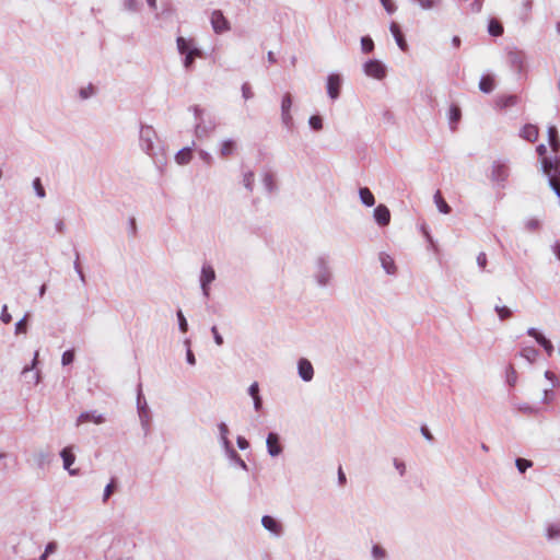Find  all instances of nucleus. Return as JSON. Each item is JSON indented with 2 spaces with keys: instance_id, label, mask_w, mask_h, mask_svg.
Wrapping results in <instances>:
<instances>
[{
  "instance_id": "nucleus-1",
  "label": "nucleus",
  "mask_w": 560,
  "mask_h": 560,
  "mask_svg": "<svg viewBox=\"0 0 560 560\" xmlns=\"http://www.w3.org/2000/svg\"><path fill=\"white\" fill-rule=\"evenodd\" d=\"M313 278L319 288H326L330 284L332 271L327 257L319 256L316 258Z\"/></svg>"
},
{
  "instance_id": "nucleus-2",
  "label": "nucleus",
  "mask_w": 560,
  "mask_h": 560,
  "mask_svg": "<svg viewBox=\"0 0 560 560\" xmlns=\"http://www.w3.org/2000/svg\"><path fill=\"white\" fill-rule=\"evenodd\" d=\"M506 61L510 68L520 77L524 75L527 71V55L524 50L517 47H509L506 49Z\"/></svg>"
},
{
  "instance_id": "nucleus-3",
  "label": "nucleus",
  "mask_w": 560,
  "mask_h": 560,
  "mask_svg": "<svg viewBox=\"0 0 560 560\" xmlns=\"http://www.w3.org/2000/svg\"><path fill=\"white\" fill-rule=\"evenodd\" d=\"M158 138L155 130L148 125H141L140 131H139V143L141 150L150 155L154 156L155 150H154V141Z\"/></svg>"
},
{
  "instance_id": "nucleus-4",
  "label": "nucleus",
  "mask_w": 560,
  "mask_h": 560,
  "mask_svg": "<svg viewBox=\"0 0 560 560\" xmlns=\"http://www.w3.org/2000/svg\"><path fill=\"white\" fill-rule=\"evenodd\" d=\"M510 170L506 161H494L491 165L490 179L497 186L504 188L509 178Z\"/></svg>"
},
{
  "instance_id": "nucleus-5",
  "label": "nucleus",
  "mask_w": 560,
  "mask_h": 560,
  "mask_svg": "<svg viewBox=\"0 0 560 560\" xmlns=\"http://www.w3.org/2000/svg\"><path fill=\"white\" fill-rule=\"evenodd\" d=\"M215 278L217 275L213 266L209 262H203L199 275V284L205 299H209L210 285Z\"/></svg>"
},
{
  "instance_id": "nucleus-6",
  "label": "nucleus",
  "mask_w": 560,
  "mask_h": 560,
  "mask_svg": "<svg viewBox=\"0 0 560 560\" xmlns=\"http://www.w3.org/2000/svg\"><path fill=\"white\" fill-rule=\"evenodd\" d=\"M141 399H142L141 390H139L138 398H137V410H138L140 424L143 430V434H144V436H148L150 434V430H151L152 417H151V412H150L147 401L145 400L142 401Z\"/></svg>"
},
{
  "instance_id": "nucleus-7",
  "label": "nucleus",
  "mask_w": 560,
  "mask_h": 560,
  "mask_svg": "<svg viewBox=\"0 0 560 560\" xmlns=\"http://www.w3.org/2000/svg\"><path fill=\"white\" fill-rule=\"evenodd\" d=\"M363 71L368 77L382 80L386 77V66L378 59H370L363 63Z\"/></svg>"
},
{
  "instance_id": "nucleus-8",
  "label": "nucleus",
  "mask_w": 560,
  "mask_h": 560,
  "mask_svg": "<svg viewBox=\"0 0 560 560\" xmlns=\"http://www.w3.org/2000/svg\"><path fill=\"white\" fill-rule=\"evenodd\" d=\"M210 22L214 33L217 34H222L231 28L230 22L223 15L221 10H214L211 13Z\"/></svg>"
},
{
  "instance_id": "nucleus-9",
  "label": "nucleus",
  "mask_w": 560,
  "mask_h": 560,
  "mask_svg": "<svg viewBox=\"0 0 560 560\" xmlns=\"http://www.w3.org/2000/svg\"><path fill=\"white\" fill-rule=\"evenodd\" d=\"M341 84H342V78L340 74L330 73L327 77V83H326L327 94L332 101H335L339 97Z\"/></svg>"
},
{
  "instance_id": "nucleus-10",
  "label": "nucleus",
  "mask_w": 560,
  "mask_h": 560,
  "mask_svg": "<svg viewBox=\"0 0 560 560\" xmlns=\"http://www.w3.org/2000/svg\"><path fill=\"white\" fill-rule=\"evenodd\" d=\"M60 457L62 459V466L63 468L69 472L71 476H79L80 471L79 469H72L71 466L75 462V455L73 453V446H66L60 451Z\"/></svg>"
},
{
  "instance_id": "nucleus-11",
  "label": "nucleus",
  "mask_w": 560,
  "mask_h": 560,
  "mask_svg": "<svg viewBox=\"0 0 560 560\" xmlns=\"http://www.w3.org/2000/svg\"><path fill=\"white\" fill-rule=\"evenodd\" d=\"M527 335L529 337H533L536 342L544 348L548 357H551L553 354L555 348L552 342L546 338L540 331H538L536 328L530 327L527 329Z\"/></svg>"
},
{
  "instance_id": "nucleus-12",
  "label": "nucleus",
  "mask_w": 560,
  "mask_h": 560,
  "mask_svg": "<svg viewBox=\"0 0 560 560\" xmlns=\"http://www.w3.org/2000/svg\"><path fill=\"white\" fill-rule=\"evenodd\" d=\"M261 525L266 530H268L275 537H280L283 534L282 524L273 516L264 515L261 517Z\"/></svg>"
},
{
  "instance_id": "nucleus-13",
  "label": "nucleus",
  "mask_w": 560,
  "mask_h": 560,
  "mask_svg": "<svg viewBox=\"0 0 560 560\" xmlns=\"http://www.w3.org/2000/svg\"><path fill=\"white\" fill-rule=\"evenodd\" d=\"M266 446H267V452L271 457L279 456L283 451V447L280 443V435L275 432H270L267 435Z\"/></svg>"
},
{
  "instance_id": "nucleus-14",
  "label": "nucleus",
  "mask_w": 560,
  "mask_h": 560,
  "mask_svg": "<svg viewBox=\"0 0 560 560\" xmlns=\"http://www.w3.org/2000/svg\"><path fill=\"white\" fill-rule=\"evenodd\" d=\"M298 373L304 382H311L314 377V368L310 360L301 358L298 361Z\"/></svg>"
},
{
  "instance_id": "nucleus-15",
  "label": "nucleus",
  "mask_w": 560,
  "mask_h": 560,
  "mask_svg": "<svg viewBox=\"0 0 560 560\" xmlns=\"http://www.w3.org/2000/svg\"><path fill=\"white\" fill-rule=\"evenodd\" d=\"M373 218L380 226H386L390 222V211L385 205L380 203L373 211Z\"/></svg>"
},
{
  "instance_id": "nucleus-16",
  "label": "nucleus",
  "mask_w": 560,
  "mask_h": 560,
  "mask_svg": "<svg viewBox=\"0 0 560 560\" xmlns=\"http://www.w3.org/2000/svg\"><path fill=\"white\" fill-rule=\"evenodd\" d=\"M176 45L178 52L184 57L185 55L197 52L200 50L196 47L194 39L185 38L183 36H178L176 38Z\"/></svg>"
},
{
  "instance_id": "nucleus-17",
  "label": "nucleus",
  "mask_w": 560,
  "mask_h": 560,
  "mask_svg": "<svg viewBox=\"0 0 560 560\" xmlns=\"http://www.w3.org/2000/svg\"><path fill=\"white\" fill-rule=\"evenodd\" d=\"M94 422L96 424H102L106 421L105 417L102 413H97L96 411H84L80 413L77 419V425H80L84 422Z\"/></svg>"
},
{
  "instance_id": "nucleus-18",
  "label": "nucleus",
  "mask_w": 560,
  "mask_h": 560,
  "mask_svg": "<svg viewBox=\"0 0 560 560\" xmlns=\"http://www.w3.org/2000/svg\"><path fill=\"white\" fill-rule=\"evenodd\" d=\"M389 31L395 38V42L397 46L402 50L406 51L408 49V44L406 42V38L400 30V26L396 22H392L389 26Z\"/></svg>"
},
{
  "instance_id": "nucleus-19",
  "label": "nucleus",
  "mask_w": 560,
  "mask_h": 560,
  "mask_svg": "<svg viewBox=\"0 0 560 560\" xmlns=\"http://www.w3.org/2000/svg\"><path fill=\"white\" fill-rule=\"evenodd\" d=\"M412 4L417 5L423 11H434L441 9L443 0H410Z\"/></svg>"
},
{
  "instance_id": "nucleus-20",
  "label": "nucleus",
  "mask_w": 560,
  "mask_h": 560,
  "mask_svg": "<svg viewBox=\"0 0 560 560\" xmlns=\"http://www.w3.org/2000/svg\"><path fill=\"white\" fill-rule=\"evenodd\" d=\"M214 129V124L209 120L206 122L205 120H200L195 125V136L198 139H202L207 137Z\"/></svg>"
},
{
  "instance_id": "nucleus-21",
  "label": "nucleus",
  "mask_w": 560,
  "mask_h": 560,
  "mask_svg": "<svg viewBox=\"0 0 560 560\" xmlns=\"http://www.w3.org/2000/svg\"><path fill=\"white\" fill-rule=\"evenodd\" d=\"M548 143L553 153H558L560 150V138L556 126H549L548 130Z\"/></svg>"
},
{
  "instance_id": "nucleus-22",
  "label": "nucleus",
  "mask_w": 560,
  "mask_h": 560,
  "mask_svg": "<svg viewBox=\"0 0 560 560\" xmlns=\"http://www.w3.org/2000/svg\"><path fill=\"white\" fill-rule=\"evenodd\" d=\"M33 460L38 468L43 469L50 464L51 455L49 452L40 450L33 454Z\"/></svg>"
},
{
  "instance_id": "nucleus-23",
  "label": "nucleus",
  "mask_w": 560,
  "mask_h": 560,
  "mask_svg": "<svg viewBox=\"0 0 560 560\" xmlns=\"http://www.w3.org/2000/svg\"><path fill=\"white\" fill-rule=\"evenodd\" d=\"M224 453H225L226 457L230 459V462L234 463L235 465H237L241 469H243L245 471L248 470L247 464L242 459L240 454L233 448L232 445L229 448H225Z\"/></svg>"
},
{
  "instance_id": "nucleus-24",
  "label": "nucleus",
  "mask_w": 560,
  "mask_h": 560,
  "mask_svg": "<svg viewBox=\"0 0 560 560\" xmlns=\"http://www.w3.org/2000/svg\"><path fill=\"white\" fill-rule=\"evenodd\" d=\"M380 262L382 268L385 270L387 275H395L396 273V265L394 259L386 253L380 254Z\"/></svg>"
},
{
  "instance_id": "nucleus-25",
  "label": "nucleus",
  "mask_w": 560,
  "mask_h": 560,
  "mask_svg": "<svg viewBox=\"0 0 560 560\" xmlns=\"http://www.w3.org/2000/svg\"><path fill=\"white\" fill-rule=\"evenodd\" d=\"M538 128L535 125L527 124L521 130V137L529 142H535L538 138Z\"/></svg>"
},
{
  "instance_id": "nucleus-26",
  "label": "nucleus",
  "mask_w": 560,
  "mask_h": 560,
  "mask_svg": "<svg viewBox=\"0 0 560 560\" xmlns=\"http://www.w3.org/2000/svg\"><path fill=\"white\" fill-rule=\"evenodd\" d=\"M191 159H192L191 147H185V148L180 149L175 155V161L178 165H186L191 161Z\"/></svg>"
},
{
  "instance_id": "nucleus-27",
  "label": "nucleus",
  "mask_w": 560,
  "mask_h": 560,
  "mask_svg": "<svg viewBox=\"0 0 560 560\" xmlns=\"http://www.w3.org/2000/svg\"><path fill=\"white\" fill-rule=\"evenodd\" d=\"M218 430H219L220 443H221L223 450L229 448L232 445V443L228 438L229 433H230V429H229L228 424L225 422H220L218 424Z\"/></svg>"
},
{
  "instance_id": "nucleus-28",
  "label": "nucleus",
  "mask_w": 560,
  "mask_h": 560,
  "mask_svg": "<svg viewBox=\"0 0 560 560\" xmlns=\"http://www.w3.org/2000/svg\"><path fill=\"white\" fill-rule=\"evenodd\" d=\"M518 102V97L514 94H509V95H502L500 97H498L497 100V105L504 109V108H509V107H512V106H515Z\"/></svg>"
},
{
  "instance_id": "nucleus-29",
  "label": "nucleus",
  "mask_w": 560,
  "mask_h": 560,
  "mask_svg": "<svg viewBox=\"0 0 560 560\" xmlns=\"http://www.w3.org/2000/svg\"><path fill=\"white\" fill-rule=\"evenodd\" d=\"M359 197L361 202L366 207H372L375 203L374 195L368 187H361L359 189Z\"/></svg>"
},
{
  "instance_id": "nucleus-30",
  "label": "nucleus",
  "mask_w": 560,
  "mask_h": 560,
  "mask_svg": "<svg viewBox=\"0 0 560 560\" xmlns=\"http://www.w3.org/2000/svg\"><path fill=\"white\" fill-rule=\"evenodd\" d=\"M546 537L549 541L560 540V524L550 523L546 527Z\"/></svg>"
},
{
  "instance_id": "nucleus-31",
  "label": "nucleus",
  "mask_w": 560,
  "mask_h": 560,
  "mask_svg": "<svg viewBox=\"0 0 560 560\" xmlns=\"http://www.w3.org/2000/svg\"><path fill=\"white\" fill-rule=\"evenodd\" d=\"M479 90L483 93H491L494 90V79L491 75H482L479 81Z\"/></svg>"
},
{
  "instance_id": "nucleus-32",
  "label": "nucleus",
  "mask_w": 560,
  "mask_h": 560,
  "mask_svg": "<svg viewBox=\"0 0 560 560\" xmlns=\"http://www.w3.org/2000/svg\"><path fill=\"white\" fill-rule=\"evenodd\" d=\"M460 117H462L460 108L455 104L451 105L450 109H448V119H450V125H451L452 129H455V126L460 120Z\"/></svg>"
},
{
  "instance_id": "nucleus-33",
  "label": "nucleus",
  "mask_w": 560,
  "mask_h": 560,
  "mask_svg": "<svg viewBox=\"0 0 560 560\" xmlns=\"http://www.w3.org/2000/svg\"><path fill=\"white\" fill-rule=\"evenodd\" d=\"M434 203L436 205L439 211L443 214H448L451 212V207L448 206V203L444 200V198L442 197L440 190H438L435 194H434Z\"/></svg>"
},
{
  "instance_id": "nucleus-34",
  "label": "nucleus",
  "mask_w": 560,
  "mask_h": 560,
  "mask_svg": "<svg viewBox=\"0 0 560 560\" xmlns=\"http://www.w3.org/2000/svg\"><path fill=\"white\" fill-rule=\"evenodd\" d=\"M235 148H236L235 141L232 139H226L221 144L220 154L223 158L230 156L233 154Z\"/></svg>"
},
{
  "instance_id": "nucleus-35",
  "label": "nucleus",
  "mask_w": 560,
  "mask_h": 560,
  "mask_svg": "<svg viewBox=\"0 0 560 560\" xmlns=\"http://www.w3.org/2000/svg\"><path fill=\"white\" fill-rule=\"evenodd\" d=\"M244 187L247 189V191L253 192L254 190V184H255V174L253 171H247L243 174V180H242Z\"/></svg>"
},
{
  "instance_id": "nucleus-36",
  "label": "nucleus",
  "mask_w": 560,
  "mask_h": 560,
  "mask_svg": "<svg viewBox=\"0 0 560 560\" xmlns=\"http://www.w3.org/2000/svg\"><path fill=\"white\" fill-rule=\"evenodd\" d=\"M31 314L27 312L25 315L15 323V335L26 334L27 332V320L30 318Z\"/></svg>"
},
{
  "instance_id": "nucleus-37",
  "label": "nucleus",
  "mask_w": 560,
  "mask_h": 560,
  "mask_svg": "<svg viewBox=\"0 0 560 560\" xmlns=\"http://www.w3.org/2000/svg\"><path fill=\"white\" fill-rule=\"evenodd\" d=\"M488 32L491 36H501L503 34V26L497 20H490L488 24Z\"/></svg>"
},
{
  "instance_id": "nucleus-38",
  "label": "nucleus",
  "mask_w": 560,
  "mask_h": 560,
  "mask_svg": "<svg viewBox=\"0 0 560 560\" xmlns=\"http://www.w3.org/2000/svg\"><path fill=\"white\" fill-rule=\"evenodd\" d=\"M197 57H201V50H197V52L185 55L183 60L184 68L190 71L194 68V63Z\"/></svg>"
},
{
  "instance_id": "nucleus-39",
  "label": "nucleus",
  "mask_w": 560,
  "mask_h": 560,
  "mask_svg": "<svg viewBox=\"0 0 560 560\" xmlns=\"http://www.w3.org/2000/svg\"><path fill=\"white\" fill-rule=\"evenodd\" d=\"M262 184L268 192H272L276 189L275 177L271 172H266L264 174Z\"/></svg>"
},
{
  "instance_id": "nucleus-40",
  "label": "nucleus",
  "mask_w": 560,
  "mask_h": 560,
  "mask_svg": "<svg viewBox=\"0 0 560 560\" xmlns=\"http://www.w3.org/2000/svg\"><path fill=\"white\" fill-rule=\"evenodd\" d=\"M521 355L529 363H533L537 359L538 350L534 347H526L522 349Z\"/></svg>"
},
{
  "instance_id": "nucleus-41",
  "label": "nucleus",
  "mask_w": 560,
  "mask_h": 560,
  "mask_svg": "<svg viewBox=\"0 0 560 560\" xmlns=\"http://www.w3.org/2000/svg\"><path fill=\"white\" fill-rule=\"evenodd\" d=\"M371 553H372V558L374 560H386V558H387L386 550L383 547H381L380 545H374L372 547Z\"/></svg>"
},
{
  "instance_id": "nucleus-42",
  "label": "nucleus",
  "mask_w": 560,
  "mask_h": 560,
  "mask_svg": "<svg viewBox=\"0 0 560 560\" xmlns=\"http://www.w3.org/2000/svg\"><path fill=\"white\" fill-rule=\"evenodd\" d=\"M515 466L521 474H524L533 466V462L526 458L518 457L515 459Z\"/></svg>"
},
{
  "instance_id": "nucleus-43",
  "label": "nucleus",
  "mask_w": 560,
  "mask_h": 560,
  "mask_svg": "<svg viewBox=\"0 0 560 560\" xmlns=\"http://www.w3.org/2000/svg\"><path fill=\"white\" fill-rule=\"evenodd\" d=\"M361 49L364 54H370L374 49V42L370 36L361 37Z\"/></svg>"
},
{
  "instance_id": "nucleus-44",
  "label": "nucleus",
  "mask_w": 560,
  "mask_h": 560,
  "mask_svg": "<svg viewBox=\"0 0 560 560\" xmlns=\"http://www.w3.org/2000/svg\"><path fill=\"white\" fill-rule=\"evenodd\" d=\"M494 311L501 320L512 317V311L508 306L495 305Z\"/></svg>"
},
{
  "instance_id": "nucleus-45",
  "label": "nucleus",
  "mask_w": 560,
  "mask_h": 560,
  "mask_svg": "<svg viewBox=\"0 0 560 560\" xmlns=\"http://www.w3.org/2000/svg\"><path fill=\"white\" fill-rule=\"evenodd\" d=\"M33 188L35 190V194L38 198L43 199L46 197V190L44 186L42 185V180L39 177H36L33 179Z\"/></svg>"
},
{
  "instance_id": "nucleus-46",
  "label": "nucleus",
  "mask_w": 560,
  "mask_h": 560,
  "mask_svg": "<svg viewBox=\"0 0 560 560\" xmlns=\"http://www.w3.org/2000/svg\"><path fill=\"white\" fill-rule=\"evenodd\" d=\"M308 125L313 130L319 131L323 128V118L318 115H313L308 119Z\"/></svg>"
},
{
  "instance_id": "nucleus-47",
  "label": "nucleus",
  "mask_w": 560,
  "mask_h": 560,
  "mask_svg": "<svg viewBox=\"0 0 560 560\" xmlns=\"http://www.w3.org/2000/svg\"><path fill=\"white\" fill-rule=\"evenodd\" d=\"M293 97L290 93H285L281 101V113L291 112Z\"/></svg>"
},
{
  "instance_id": "nucleus-48",
  "label": "nucleus",
  "mask_w": 560,
  "mask_h": 560,
  "mask_svg": "<svg viewBox=\"0 0 560 560\" xmlns=\"http://www.w3.org/2000/svg\"><path fill=\"white\" fill-rule=\"evenodd\" d=\"M176 316H177V322H178L179 330L182 332H187V330H188V323H187V319H186L184 313L182 312V310H177Z\"/></svg>"
},
{
  "instance_id": "nucleus-49",
  "label": "nucleus",
  "mask_w": 560,
  "mask_h": 560,
  "mask_svg": "<svg viewBox=\"0 0 560 560\" xmlns=\"http://www.w3.org/2000/svg\"><path fill=\"white\" fill-rule=\"evenodd\" d=\"M94 94H95V89H94V86L92 84H89L88 86L81 88L79 90V96L82 100H88L91 96H93Z\"/></svg>"
},
{
  "instance_id": "nucleus-50",
  "label": "nucleus",
  "mask_w": 560,
  "mask_h": 560,
  "mask_svg": "<svg viewBox=\"0 0 560 560\" xmlns=\"http://www.w3.org/2000/svg\"><path fill=\"white\" fill-rule=\"evenodd\" d=\"M73 361H74V350L73 349L66 350L61 355V364L63 366H67V365L71 364Z\"/></svg>"
},
{
  "instance_id": "nucleus-51",
  "label": "nucleus",
  "mask_w": 560,
  "mask_h": 560,
  "mask_svg": "<svg viewBox=\"0 0 560 560\" xmlns=\"http://www.w3.org/2000/svg\"><path fill=\"white\" fill-rule=\"evenodd\" d=\"M115 489H116V483H115V480L112 479L110 482L107 483L104 489L103 502H106L109 499V497L114 493Z\"/></svg>"
},
{
  "instance_id": "nucleus-52",
  "label": "nucleus",
  "mask_w": 560,
  "mask_h": 560,
  "mask_svg": "<svg viewBox=\"0 0 560 560\" xmlns=\"http://www.w3.org/2000/svg\"><path fill=\"white\" fill-rule=\"evenodd\" d=\"M517 380L516 371L513 366H509L506 371V382L510 386H514Z\"/></svg>"
},
{
  "instance_id": "nucleus-53",
  "label": "nucleus",
  "mask_w": 560,
  "mask_h": 560,
  "mask_svg": "<svg viewBox=\"0 0 560 560\" xmlns=\"http://www.w3.org/2000/svg\"><path fill=\"white\" fill-rule=\"evenodd\" d=\"M281 120L285 128L292 129L293 117L291 115V112L281 113Z\"/></svg>"
},
{
  "instance_id": "nucleus-54",
  "label": "nucleus",
  "mask_w": 560,
  "mask_h": 560,
  "mask_svg": "<svg viewBox=\"0 0 560 560\" xmlns=\"http://www.w3.org/2000/svg\"><path fill=\"white\" fill-rule=\"evenodd\" d=\"M38 354H39L38 351H35L31 365H27L23 369V371H22L23 375L27 376V374L33 372V370L36 368V365L38 363Z\"/></svg>"
},
{
  "instance_id": "nucleus-55",
  "label": "nucleus",
  "mask_w": 560,
  "mask_h": 560,
  "mask_svg": "<svg viewBox=\"0 0 560 560\" xmlns=\"http://www.w3.org/2000/svg\"><path fill=\"white\" fill-rule=\"evenodd\" d=\"M125 9L132 12H138L140 10V4L137 0H128L125 2Z\"/></svg>"
},
{
  "instance_id": "nucleus-56",
  "label": "nucleus",
  "mask_w": 560,
  "mask_h": 560,
  "mask_svg": "<svg viewBox=\"0 0 560 560\" xmlns=\"http://www.w3.org/2000/svg\"><path fill=\"white\" fill-rule=\"evenodd\" d=\"M211 334L213 336V340L214 342L218 345V346H222L224 340H223V337L221 336V334L219 332L217 326H212L211 327Z\"/></svg>"
},
{
  "instance_id": "nucleus-57",
  "label": "nucleus",
  "mask_w": 560,
  "mask_h": 560,
  "mask_svg": "<svg viewBox=\"0 0 560 560\" xmlns=\"http://www.w3.org/2000/svg\"><path fill=\"white\" fill-rule=\"evenodd\" d=\"M526 229L530 232L537 231L540 228V222L537 219H529L526 224Z\"/></svg>"
},
{
  "instance_id": "nucleus-58",
  "label": "nucleus",
  "mask_w": 560,
  "mask_h": 560,
  "mask_svg": "<svg viewBox=\"0 0 560 560\" xmlns=\"http://www.w3.org/2000/svg\"><path fill=\"white\" fill-rule=\"evenodd\" d=\"M387 13L393 14L396 11V5L392 0H380Z\"/></svg>"
},
{
  "instance_id": "nucleus-59",
  "label": "nucleus",
  "mask_w": 560,
  "mask_h": 560,
  "mask_svg": "<svg viewBox=\"0 0 560 560\" xmlns=\"http://www.w3.org/2000/svg\"><path fill=\"white\" fill-rule=\"evenodd\" d=\"M0 319L4 324H9L12 320V316L8 312V306L5 304L2 306Z\"/></svg>"
},
{
  "instance_id": "nucleus-60",
  "label": "nucleus",
  "mask_w": 560,
  "mask_h": 560,
  "mask_svg": "<svg viewBox=\"0 0 560 560\" xmlns=\"http://www.w3.org/2000/svg\"><path fill=\"white\" fill-rule=\"evenodd\" d=\"M242 96L245 98V100H250L253 96H254V93L252 91V88L248 83H244L242 85Z\"/></svg>"
},
{
  "instance_id": "nucleus-61",
  "label": "nucleus",
  "mask_w": 560,
  "mask_h": 560,
  "mask_svg": "<svg viewBox=\"0 0 560 560\" xmlns=\"http://www.w3.org/2000/svg\"><path fill=\"white\" fill-rule=\"evenodd\" d=\"M394 467L396 468V470L399 472V475L402 477L406 472V465L402 460L398 459V458H394Z\"/></svg>"
},
{
  "instance_id": "nucleus-62",
  "label": "nucleus",
  "mask_w": 560,
  "mask_h": 560,
  "mask_svg": "<svg viewBox=\"0 0 560 560\" xmlns=\"http://www.w3.org/2000/svg\"><path fill=\"white\" fill-rule=\"evenodd\" d=\"M487 262H488L487 255H486L485 253H480V254L477 256V265H478V267H479L482 271L486 269Z\"/></svg>"
},
{
  "instance_id": "nucleus-63",
  "label": "nucleus",
  "mask_w": 560,
  "mask_h": 560,
  "mask_svg": "<svg viewBox=\"0 0 560 560\" xmlns=\"http://www.w3.org/2000/svg\"><path fill=\"white\" fill-rule=\"evenodd\" d=\"M236 444H237V447L242 451H245L249 447L248 441L244 436H241V435H238L236 438Z\"/></svg>"
},
{
  "instance_id": "nucleus-64",
  "label": "nucleus",
  "mask_w": 560,
  "mask_h": 560,
  "mask_svg": "<svg viewBox=\"0 0 560 560\" xmlns=\"http://www.w3.org/2000/svg\"><path fill=\"white\" fill-rule=\"evenodd\" d=\"M247 393L250 397H255L259 395V385L257 382H254L249 385Z\"/></svg>"
}]
</instances>
